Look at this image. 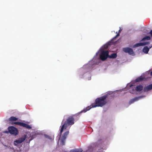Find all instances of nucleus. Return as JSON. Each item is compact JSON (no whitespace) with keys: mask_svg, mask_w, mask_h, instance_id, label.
I'll return each mask as SVG.
<instances>
[{"mask_svg":"<svg viewBox=\"0 0 152 152\" xmlns=\"http://www.w3.org/2000/svg\"><path fill=\"white\" fill-rule=\"evenodd\" d=\"M150 90L152 89V84L148 85Z\"/></svg>","mask_w":152,"mask_h":152,"instance_id":"24","label":"nucleus"},{"mask_svg":"<svg viewBox=\"0 0 152 152\" xmlns=\"http://www.w3.org/2000/svg\"><path fill=\"white\" fill-rule=\"evenodd\" d=\"M74 152H82V150L81 149H76L73 150Z\"/></svg>","mask_w":152,"mask_h":152,"instance_id":"19","label":"nucleus"},{"mask_svg":"<svg viewBox=\"0 0 152 152\" xmlns=\"http://www.w3.org/2000/svg\"><path fill=\"white\" fill-rule=\"evenodd\" d=\"M107 97V95H105L100 97L97 98L95 100V104H93L91 105L92 107L88 106L84 108L83 110L81 111L80 113H85L88 110H89L91 107H102L107 103L106 99Z\"/></svg>","mask_w":152,"mask_h":152,"instance_id":"1","label":"nucleus"},{"mask_svg":"<svg viewBox=\"0 0 152 152\" xmlns=\"http://www.w3.org/2000/svg\"><path fill=\"white\" fill-rule=\"evenodd\" d=\"M25 124H26L25 123L20 122V126H22L23 127H24Z\"/></svg>","mask_w":152,"mask_h":152,"instance_id":"21","label":"nucleus"},{"mask_svg":"<svg viewBox=\"0 0 152 152\" xmlns=\"http://www.w3.org/2000/svg\"><path fill=\"white\" fill-rule=\"evenodd\" d=\"M24 127L28 129H31V127L30 126L26 124L25 125Z\"/></svg>","mask_w":152,"mask_h":152,"instance_id":"18","label":"nucleus"},{"mask_svg":"<svg viewBox=\"0 0 152 152\" xmlns=\"http://www.w3.org/2000/svg\"><path fill=\"white\" fill-rule=\"evenodd\" d=\"M112 43L111 42H107V43L106 44L104 45L103 46V48L104 49H106L109 46L111 45V43Z\"/></svg>","mask_w":152,"mask_h":152,"instance_id":"11","label":"nucleus"},{"mask_svg":"<svg viewBox=\"0 0 152 152\" xmlns=\"http://www.w3.org/2000/svg\"><path fill=\"white\" fill-rule=\"evenodd\" d=\"M150 44V42H140L139 43H137L133 46L134 48L137 47L139 46H142L145 45H148Z\"/></svg>","mask_w":152,"mask_h":152,"instance_id":"8","label":"nucleus"},{"mask_svg":"<svg viewBox=\"0 0 152 152\" xmlns=\"http://www.w3.org/2000/svg\"><path fill=\"white\" fill-rule=\"evenodd\" d=\"M4 133H8L9 132V130H8V131H5L4 132Z\"/></svg>","mask_w":152,"mask_h":152,"instance_id":"25","label":"nucleus"},{"mask_svg":"<svg viewBox=\"0 0 152 152\" xmlns=\"http://www.w3.org/2000/svg\"><path fill=\"white\" fill-rule=\"evenodd\" d=\"M143 90L144 92H147V91L150 90V88L149 86L148 85L147 86L144 87V88Z\"/></svg>","mask_w":152,"mask_h":152,"instance_id":"16","label":"nucleus"},{"mask_svg":"<svg viewBox=\"0 0 152 152\" xmlns=\"http://www.w3.org/2000/svg\"><path fill=\"white\" fill-rule=\"evenodd\" d=\"M69 131H67L64 133L62 136L60 140V144L62 145H65V140L69 134Z\"/></svg>","mask_w":152,"mask_h":152,"instance_id":"5","label":"nucleus"},{"mask_svg":"<svg viewBox=\"0 0 152 152\" xmlns=\"http://www.w3.org/2000/svg\"><path fill=\"white\" fill-rule=\"evenodd\" d=\"M150 34L152 36V30H151L150 32Z\"/></svg>","mask_w":152,"mask_h":152,"instance_id":"26","label":"nucleus"},{"mask_svg":"<svg viewBox=\"0 0 152 152\" xmlns=\"http://www.w3.org/2000/svg\"><path fill=\"white\" fill-rule=\"evenodd\" d=\"M9 132L11 134L14 136H16L18 134V129L15 127L13 126H10L8 127V129Z\"/></svg>","mask_w":152,"mask_h":152,"instance_id":"3","label":"nucleus"},{"mask_svg":"<svg viewBox=\"0 0 152 152\" xmlns=\"http://www.w3.org/2000/svg\"><path fill=\"white\" fill-rule=\"evenodd\" d=\"M143 87L141 85L137 86L135 88V90L137 91L140 92L143 90Z\"/></svg>","mask_w":152,"mask_h":152,"instance_id":"10","label":"nucleus"},{"mask_svg":"<svg viewBox=\"0 0 152 152\" xmlns=\"http://www.w3.org/2000/svg\"><path fill=\"white\" fill-rule=\"evenodd\" d=\"M149 50V49L147 46H145L143 49V51L144 53H148Z\"/></svg>","mask_w":152,"mask_h":152,"instance_id":"13","label":"nucleus"},{"mask_svg":"<svg viewBox=\"0 0 152 152\" xmlns=\"http://www.w3.org/2000/svg\"><path fill=\"white\" fill-rule=\"evenodd\" d=\"M119 33H118L112 39H111V41H112V40H114V39H115V38H116V37H118V36H119Z\"/></svg>","mask_w":152,"mask_h":152,"instance_id":"20","label":"nucleus"},{"mask_svg":"<svg viewBox=\"0 0 152 152\" xmlns=\"http://www.w3.org/2000/svg\"><path fill=\"white\" fill-rule=\"evenodd\" d=\"M18 120V118L13 116H12L9 119V121H17Z\"/></svg>","mask_w":152,"mask_h":152,"instance_id":"12","label":"nucleus"},{"mask_svg":"<svg viewBox=\"0 0 152 152\" xmlns=\"http://www.w3.org/2000/svg\"><path fill=\"white\" fill-rule=\"evenodd\" d=\"M151 75H152V71L150 73Z\"/></svg>","mask_w":152,"mask_h":152,"instance_id":"28","label":"nucleus"},{"mask_svg":"<svg viewBox=\"0 0 152 152\" xmlns=\"http://www.w3.org/2000/svg\"><path fill=\"white\" fill-rule=\"evenodd\" d=\"M33 139V138L32 137L30 139V140H29V142H30V141L31 140H32V139Z\"/></svg>","mask_w":152,"mask_h":152,"instance_id":"27","label":"nucleus"},{"mask_svg":"<svg viewBox=\"0 0 152 152\" xmlns=\"http://www.w3.org/2000/svg\"><path fill=\"white\" fill-rule=\"evenodd\" d=\"M20 122H14V124H16V125H20Z\"/></svg>","mask_w":152,"mask_h":152,"instance_id":"22","label":"nucleus"},{"mask_svg":"<svg viewBox=\"0 0 152 152\" xmlns=\"http://www.w3.org/2000/svg\"><path fill=\"white\" fill-rule=\"evenodd\" d=\"M123 50L126 53H128L130 55H133L134 53L133 50L129 48H125L123 49Z\"/></svg>","mask_w":152,"mask_h":152,"instance_id":"7","label":"nucleus"},{"mask_svg":"<svg viewBox=\"0 0 152 152\" xmlns=\"http://www.w3.org/2000/svg\"><path fill=\"white\" fill-rule=\"evenodd\" d=\"M26 138V136L19 138L18 140H16L14 141V144L15 146H17L18 144L22 143L24 141Z\"/></svg>","mask_w":152,"mask_h":152,"instance_id":"6","label":"nucleus"},{"mask_svg":"<svg viewBox=\"0 0 152 152\" xmlns=\"http://www.w3.org/2000/svg\"><path fill=\"white\" fill-rule=\"evenodd\" d=\"M151 39V37L149 36H146L143 38L141 40V41H143L145 40H150Z\"/></svg>","mask_w":152,"mask_h":152,"instance_id":"15","label":"nucleus"},{"mask_svg":"<svg viewBox=\"0 0 152 152\" xmlns=\"http://www.w3.org/2000/svg\"><path fill=\"white\" fill-rule=\"evenodd\" d=\"M77 116L76 115H73L69 117L66 121H64V119L62 120L61 124H63V125L61 127L59 135L61 136L64 130L66 129L68 126L72 125L74 124L75 118Z\"/></svg>","mask_w":152,"mask_h":152,"instance_id":"2","label":"nucleus"},{"mask_svg":"<svg viewBox=\"0 0 152 152\" xmlns=\"http://www.w3.org/2000/svg\"><path fill=\"white\" fill-rule=\"evenodd\" d=\"M120 31H121V30H119V31L120 32Z\"/></svg>","mask_w":152,"mask_h":152,"instance_id":"29","label":"nucleus"},{"mask_svg":"<svg viewBox=\"0 0 152 152\" xmlns=\"http://www.w3.org/2000/svg\"><path fill=\"white\" fill-rule=\"evenodd\" d=\"M45 136L46 138H48L49 139H51V137H50L48 135L45 134Z\"/></svg>","mask_w":152,"mask_h":152,"instance_id":"23","label":"nucleus"},{"mask_svg":"<svg viewBox=\"0 0 152 152\" xmlns=\"http://www.w3.org/2000/svg\"><path fill=\"white\" fill-rule=\"evenodd\" d=\"M143 80V78L141 77L137 78L136 80V82H139Z\"/></svg>","mask_w":152,"mask_h":152,"instance_id":"17","label":"nucleus"},{"mask_svg":"<svg viewBox=\"0 0 152 152\" xmlns=\"http://www.w3.org/2000/svg\"><path fill=\"white\" fill-rule=\"evenodd\" d=\"M117 55L116 53H112L111 55L108 56V58H115L117 57Z\"/></svg>","mask_w":152,"mask_h":152,"instance_id":"14","label":"nucleus"},{"mask_svg":"<svg viewBox=\"0 0 152 152\" xmlns=\"http://www.w3.org/2000/svg\"><path fill=\"white\" fill-rule=\"evenodd\" d=\"M108 51H102L100 53L99 55V57L102 60L104 61L107 58V57L108 58Z\"/></svg>","mask_w":152,"mask_h":152,"instance_id":"4","label":"nucleus"},{"mask_svg":"<svg viewBox=\"0 0 152 152\" xmlns=\"http://www.w3.org/2000/svg\"><path fill=\"white\" fill-rule=\"evenodd\" d=\"M144 97V96H140L138 97H136L135 98L132 99L130 100L129 102V104L133 103L135 102L138 100L139 99L142 98V97Z\"/></svg>","mask_w":152,"mask_h":152,"instance_id":"9","label":"nucleus"}]
</instances>
